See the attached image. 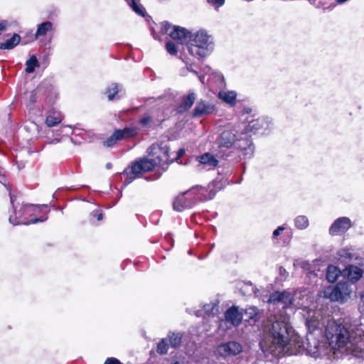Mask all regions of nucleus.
Segmentation results:
<instances>
[{"instance_id": "f257e3e1", "label": "nucleus", "mask_w": 364, "mask_h": 364, "mask_svg": "<svg viewBox=\"0 0 364 364\" xmlns=\"http://www.w3.org/2000/svg\"><path fill=\"white\" fill-rule=\"evenodd\" d=\"M347 328L333 319H328L325 336L334 350H339L355 357H364V318L354 320Z\"/></svg>"}, {"instance_id": "f03ea898", "label": "nucleus", "mask_w": 364, "mask_h": 364, "mask_svg": "<svg viewBox=\"0 0 364 364\" xmlns=\"http://www.w3.org/2000/svg\"><path fill=\"white\" fill-rule=\"evenodd\" d=\"M147 153L153 158H141L124 169L123 174L126 176L124 182L125 185L129 184L142 173L150 171L156 166L164 171L173 161V159L169 155V147L164 142L153 144L148 148Z\"/></svg>"}, {"instance_id": "7ed1b4c3", "label": "nucleus", "mask_w": 364, "mask_h": 364, "mask_svg": "<svg viewBox=\"0 0 364 364\" xmlns=\"http://www.w3.org/2000/svg\"><path fill=\"white\" fill-rule=\"evenodd\" d=\"M293 330L286 316L277 319L272 324L269 333L260 342V347L264 353H271L279 357L284 352V348L291 341L290 336Z\"/></svg>"}, {"instance_id": "20e7f679", "label": "nucleus", "mask_w": 364, "mask_h": 364, "mask_svg": "<svg viewBox=\"0 0 364 364\" xmlns=\"http://www.w3.org/2000/svg\"><path fill=\"white\" fill-rule=\"evenodd\" d=\"M237 133V131L232 129L223 131L218 140L219 146L225 148L234 146L236 149H240L244 156L251 157L254 152L252 141L246 134H241L240 138H238Z\"/></svg>"}, {"instance_id": "39448f33", "label": "nucleus", "mask_w": 364, "mask_h": 364, "mask_svg": "<svg viewBox=\"0 0 364 364\" xmlns=\"http://www.w3.org/2000/svg\"><path fill=\"white\" fill-rule=\"evenodd\" d=\"M207 191L205 188L197 186L179 194L173 203V209L181 212L192 208L199 200L211 199L215 193L206 195Z\"/></svg>"}, {"instance_id": "423d86ee", "label": "nucleus", "mask_w": 364, "mask_h": 364, "mask_svg": "<svg viewBox=\"0 0 364 364\" xmlns=\"http://www.w3.org/2000/svg\"><path fill=\"white\" fill-rule=\"evenodd\" d=\"M187 46L188 53L198 59L209 55L213 49L210 36L205 31H198Z\"/></svg>"}, {"instance_id": "0eeeda50", "label": "nucleus", "mask_w": 364, "mask_h": 364, "mask_svg": "<svg viewBox=\"0 0 364 364\" xmlns=\"http://www.w3.org/2000/svg\"><path fill=\"white\" fill-rule=\"evenodd\" d=\"M307 314L306 326L309 335H313L316 332L318 334H321L323 328H326V325L328 323V320L331 319L330 315L323 309L309 310Z\"/></svg>"}, {"instance_id": "6e6552de", "label": "nucleus", "mask_w": 364, "mask_h": 364, "mask_svg": "<svg viewBox=\"0 0 364 364\" xmlns=\"http://www.w3.org/2000/svg\"><path fill=\"white\" fill-rule=\"evenodd\" d=\"M14 208V215H10L9 220L10 223L16 225H29L34 224L38 222H43L47 220V218H39L32 220L28 219V216H31L36 213L38 207L33 205H22L19 210H17V207Z\"/></svg>"}, {"instance_id": "1a4fd4ad", "label": "nucleus", "mask_w": 364, "mask_h": 364, "mask_svg": "<svg viewBox=\"0 0 364 364\" xmlns=\"http://www.w3.org/2000/svg\"><path fill=\"white\" fill-rule=\"evenodd\" d=\"M161 32L168 34L171 38L178 41L181 44L188 43L192 37L191 33L186 28L172 25L168 21L161 23Z\"/></svg>"}, {"instance_id": "9d476101", "label": "nucleus", "mask_w": 364, "mask_h": 364, "mask_svg": "<svg viewBox=\"0 0 364 364\" xmlns=\"http://www.w3.org/2000/svg\"><path fill=\"white\" fill-rule=\"evenodd\" d=\"M351 289L346 282H340L334 287H328L324 291V296L331 301L345 302L350 297Z\"/></svg>"}, {"instance_id": "9b49d317", "label": "nucleus", "mask_w": 364, "mask_h": 364, "mask_svg": "<svg viewBox=\"0 0 364 364\" xmlns=\"http://www.w3.org/2000/svg\"><path fill=\"white\" fill-rule=\"evenodd\" d=\"M299 340V338L297 336L294 338V341L297 343L299 348H301V346L304 347L306 353L311 357L318 358L324 353L325 348L323 343L314 338L313 335H307L305 345L304 342H301V344L300 345V341Z\"/></svg>"}, {"instance_id": "f8f14e48", "label": "nucleus", "mask_w": 364, "mask_h": 364, "mask_svg": "<svg viewBox=\"0 0 364 364\" xmlns=\"http://www.w3.org/2000/svg\"><path fill=\"white\" fill-rule=\"evenodd\" d=\"M293 295L287 291L273 292L270 294L267 301L270 308L274 309L277 306L281 307L282 309L289 308L293 304Z\"/></svg>"}, {"instance_id": "ddd939ff", "label": "nucleus", "mask_w": 364, "mask_h": 364, "mask_svg": "<svg viewBox=\"0 0 364 364\" xmlns=\"http://www.w3.org/2000/svg\"><path fill=\"white\" fill-rule=\"evenodd\" d=\"M242 351V345L237 341H228L218 345L214 353L218 357L226 358L228 357L236 356Z\"/></svg>"}, {"instance_id": "4468645a", "label": "nucleus", "mask_w": 364, "mask_h": 364, "mask_svg": "<svg viewBox=\"0 0 364 364\" xmlns=\"http://www.w3.org/2000/svg\"><path fill=\"white\" fill-rule=\"evenodd\" d=\"M351 221L347 217H341L336 219L329 228L331 235H338L346 232L351 227Z\"/></svg>"}, {"instance_id": "2eb2a0df", "label": "nucleus", "mask_w": 364, "mask_h": 364, "mask_svg": "<svg viewBox=\"0 0 364 364\" xmlns=\"http://www.w3.org/2000/svg\"><path fill=\"white\" fill-rule=\"evenodd\" d=\"M214 110L215 106L212 103L200 100L196 103L192 114L193 117H200L212 114Z\"/></svg>"}, {"instance_id": "dca6fc26", "label": "nucleus", "mask_w": 364, "mask_h": 364, "mask_svg": "<svg viewBox=\"0 0 364 364\" xmlns=\"http://www.w3.org/2000/svg\"><path fill=\"white\" fill-rule=\"evenodd\" d=\"M263 311L255 306L247 307L242 314L245 321L249 322L251 325H255L262 318Z\"/></svg>"}, {"instance_id": "f3484780", "label": "nucleus", "mask_w": 364, "mask_h": 364, "mask_svg": "<svg viewBox=\"0 0 364 364\" xmlns=\"http://www.w3.org/2000/svg\"><path fill=\"white\" fill-rule=\"evenodd\" d=\"M199 166L200 169H213L218 164V161L215 156L209 153H205L198 158Z\"/></svg>"}, {"instance_id": "a211bd4d", "label": "nucleus", "mask_w": 364, "mask_h": 364, "mask_svg": "<svg viewBox=\"0 0 364 364\" xmlns=\"http://www.w3.org/2000/svg\"><path fill=\"white\" fill-rule=\"evenodd\" d=\"M225 317L228 322L234 326H237L242 321V314L239 311L237 307L232 306L225 311Z\"/></svg>"}, {"instance_id": "6ab92c4d", "label": "nucleus", "mask_w": 364, "mask_h": 364, "mask_svg": "<svg viewBox=\"0 0 364 364\" xmlns=\"http://www.w3.org/2000/svg\"><path fill=\"white\" fill-rule=\"evenodd\" d=\"M344 274L350 282H355L361 278L363 270L356 266L348 265L344 269Z\"/></svg>"}, {"instance_id": "aec40b11", "label": "nucleus", "mask_w": 364, "mask_h": 364, "mask_svg": "<svg viewBox=\"0 0 364 364\" xmlns=\"http://www.w3.org/2000/svg\"><path fill=\"white\" fill-rule=\"evenodd\" d=\"M196 100V95L194 92H189L182 98V101L178 106V112H183L188 110Z\"/></svg>"}, {"instance_id": "412c9836", "label": "nucleus", "mask_w": 364, "mask_h": 364, "mask_svg": "<svg viewBox=\"0 0 364 364\" xmlns=\"http://www.w3.org/2000/svg\"><path fill=\"white\" fill-rule=\"evenodd\" d=\"M116 132L120 140L127 139L136 136L139 132V129L134 126H129L122 129H117Z\"/></svg>"}, {"instance_id": "4be33fe9", "label": "nucleus", "mask_w": 364, "mask_h": 364, "mask_svg": "<svg viewBox=\"0 0 364 364\" xmlns=\"http://www.w3.org/2000/svg\"><path fill=\"white\" fill-rule=\"evenodd\" d=\"M183 334L181 333L169 332L166 338L170 346L173 348H178L182 342Z\"/></svg>"}, {"instance_id": "5701e85b", "label": "nucleus", "mask_w": 364, "mask_h": 364, "mask_svg": "<svg viewBox=\"0 0 364 364\" xmlns=\"http://www.w3.org/2000/svg\"><path fill=\"white\" fill-rule=\"evenodd\" d=\"M341 274V270L336 266L329 265L326 270V279L331 283L335 282Z\"/></svg>"}, {"instance_id": "b1692460", "label": "nucleus", "mask_w": 364, "mask_h": 364, "mask_svg": "<svg viewBox=\"0 0 364 364\" xmlns=\"http://www.w3.org/2000/svg\"><path fill=\"white\" fill-rule=\"evenodd\" d=\"M237 94L234 91H220L218 97L228 104L233 105L235 103Z\"/></svg>"}, {"instance_id": "393cba45", "label": "nucleus", "mask_w": 364, "mask_h": 364, "mask_svg": "<svg viewBox=\"0 0 364 364\" xmlns=\"http://www.w3.org/2000/svg\"><path fill=\"white\" fill-rule=\"evenodd\" d=\"M21 40L19 35L14 33L13 36L4 43H0V49H12L17 46Z\"/></svg>"}, {"instance_id": "a878e982", "label": "nucleus", "mask_w": 364, "mask_h": 364, "mask_svg": "<svg viewBox=\"0 0 364 364\" xmlns=\"http://www.w3.org/2000/svg\"><path fill=\"white\" fill-rule=\"evenodd\" d=\"M39 62L36 55H32L26 62V69L25 71L26 73H32L34 72L36 68L39 67Z\"/></svg>"}, {"instance_id": "bb28decb", "label": "nucleus", "mask_w": 364, "mask_h": 364, "mask_svg": "<svg viewBox=\"0 0 364 364\" xmlns=\"http://www.w3.org/2000/svg\"><path fill=\"white\" fill-rule=\"evenodd\" d=\"M52 29V23L50 21L43 22L38 26L36 37L45 36L46 33Z\"/></svg>"}, {"instance_id": "cd10ccee", "label": "nucleus", "mask_w": 364, "mask_h": 364, "mask_svg": "<svg viewBox=\"0 0 364 364\" xmlns=\"http://www.w3.org/2000/svg\"><path fill=\"white\" fill-rule=\"evenodd\" d=\"M121 91V86L117 84H112L106 91L109 100L116 99V95Z\"/></svg>"}, {"instance_id": "c85d7f7f", "label": "nucleus", "mask_w": 364, "mask_h": 364, "mask_svg": "<svg viewBox=\"0 0 364 364\" xmlns=\"http://www.w3.org/2000/svg\"><path fill=\"white\" fill-rule=\"evenodd\" d=\"M132 10L137 14L144 16L145 12L143 6L137 3V0H125Z\"/></svg>"}, {"instance_id": "c756f323", "label": "nucleus", "mask_w": 364, "mask_h": 364, "mask_svg": "<svg viewBox=\"0 0 364 364\" xmlns=\"http://www.w3.org/2000/svg\"><path fill=\"white\" fill-rule=\"evenodd\" d=\"M295 225L299 229H305L309 226V220L304 215H299L295 218Z\"/></svg>"}, {"instance_id": "7c9ffc66", "label": "nucleus", "mask_w": 364, "mask_h": 364, "mask_svg": "<svg viewBox=\"0 0 364 364\" xmlns=\"http://www.w3.org/2000/svg\"><path fill=\"white\" fill-rule=\"evenodd\" d=\"M168 338H164L158 343L156 351L161 355H165L168 353Z\"/></svg>"}, {"instance_id": "2f4dec72", "label": "nucleus", "mask_w": 364, "mask_h": 364, "mask_svg": "<svg viewBox=\"0 0 364 364\" xmlns=\"http://www.w3.org/2000/svg\"><path fill=\"white\" fill-rule=\"evenodd\" d=\"M62 118L55 114L48 115L46 119V124L48 127H54L60 123Z\"/></svg>"}, {"instance_id": "473e14b6", "label": "nucleus", "mask_w": 364, "mask_h": 364, "mask_svg": "<svg viewBox=\"0 0 364 364\" xmlns=\"http://www.w3.org/2000/svg\"><path fill=\"white\" fill-rule=\"evenodd\" d=\"M262 123H263V120H253L246 127V131L255 133L260 129V125Z\"/></svg>"}, {"instance_id": "72a5a7b5", "label": "nucleus", "mask_w": 364, "mask_h": 364, "mask_svg": "<svg viewBox=\"0 0 364 364\" xmlns=\"http://www.w3.org/2000/svg\"><path fill=\"white\" fill-rule=\"evenodd\" d=\"M340 259L343 262L352 261L355 255L347 250H341L338 253Z\"/></svg>"}, {"instance_id": "f704fd0d", "label": "nucleus", "mask_w": 364, "mask_h": 364, "mask_svg": "<svg viewBox=\"0 0 364 364\" xmlns=\"http://www.w3.org/2000/svg\"><path fill=\"white\" fill-rule=\"evenodd\" d=\"M218 304L210 303L203 306V310L208 316L214 315L218 311Z\"/></svg>"}, {"instance_id": "c9c22d12", "label": "nucleus", "mask_w": 364, "mask_h": 364, "mask_svg": "<svg viewBox=\"0 0 364 364\" xmlns=\"http://www.w3.org/2000/svg\"><path fill=\"white\" fill-rule=\"evenodd\" d=\"M120 140L116 131L106 140L104 141V145L108 147L114 146L117 141Z\"/></svg>"}, {"instance_id": "e433bc0d", "label": "nucleus", "mask_w": 364, "mask_h": 364, "mask_svg": "<svg viewBox=\"0 0 364 364\" xmlns=\"http://www.w3.org/2000/svg\"><path fill=\"white\" fill-rule=\"evenodd\" d=\"M166 49L171 55H176L178 53L177 46L171 41H168L166 43Z\"/></svg>"}, {"instance_id": "4c0bfd02", "label": "nucleus", "mask_w": 364, "mask_h": 364, "mask_svg": "<svg viewBox=\"0 0 364 364\" xmlns=\"http://www.w3.org/2000/svg\"><path fill=\"white\" fill-rule=\"evenodd\" d=\"M40 93L41 89L39 87H37L30 93L29 101L31 104H34L37 101Z\"/></svg>"}, {"instance_id": "58836bf2", "label": "nucleus", "mask_w": 364, "mask_h": 364, "mask_svg": "<svg viewBox=\"0 0 364 364\" xmlns=\"http://www.w3.org/2000/svg\"><path fill=\"white\" fill-rule=\"evenodd\" d=\"M358 309L362 314H364V291L360 294Z\"/></svg>"}, {"instance_id": "ea45409f", "label": "nucleus", "mask_w": 364, "mask_h": 364, "mask_svg": "<svg viewBox=\"0 0 364 364\" xmlns=\"http://www.w3.org/2000/svg\"><path fill=\"white\" fill-rule=\"evenodd\" d=\"M208 2L215 7H220L224 4L225 0H208Z\"/></svg>"}, {"instance_id": "a19ab883", "label": "nucleus", "mask_w": 364, "mask_h": 364, "mask_svg": "<svg viewBox=\"0 0 364 364\" xmlns=\"http://www.w3.org/2000/svg\"><path fill=\"white\" fill-rule=\"evenodd\" d=\"M308 265H309V264L306 262L303 261V260H300V259H296L294 262V267L299 266V267H301L302 268H305Z\"/></svg>"}, {"instance_id": "79ce46f5", "label": "nucleus", "mask_w": 364, "mask_h": 364, "mask_svg": "<svg viewBox=\"0 0 364 364\" xmlns=\"http://www.w3.org/2000/svg\"><path fill=\"white\" fill-rule=\"evenodd\" d=\"M151 122V117L149 116H145V117H142L139 121L140 124H142L143 126H146Z\"/></svg>"}, {"instance_id": "37998d69", "label": "nucleus", "mask_w": 364, "mask_h": 364, "mask_svg": "<svg viewBox=\"0 0 364 364\" xmlns=\"http://www.w3.org/2000/svg\"><path fill=\"white\" fill-rule=\"evenodd\" d=\"M105 364H122V363H121L117 358H109L105 360Z\"/></svg>"}, {"instance_id": "c03bdc74", "label": "nucleus", "mask_w": 364, "mask_h": 364, "mask_svg": "<svg viewBox=\"0 0 364 364\" xmlns=\"http://www.w3.org/2000/svg\"><path fill=\"white\" fill-rule=\"evenodd\" d=\"M285 229L283 226L278 227L276 230L273 232V237L276 238L277 236H279L282 231H283Z\"/></svg>"}, {"instance_id": "a18cd8bd", "label": "nucleus", "mask_w": 364, "mask_h": 364, "mask_svg": "<svg viewBox=\"0 0 364 364\" xmlns=\"http://www.w3.org/2000/svg\"><path fill=\"white\" fill-rule=\"evenodd\" d=\"M91 215L93 217H97V220H102L103 215L102 213H100L98 210H94L92 212Z\"/></svg>"}, {"instance_id": "49530a36", "label": "nucleus", "mask_w": 364, "mask_h": 364, "mask_svg": "<svg viewBox=\"0 0 364 364\" xmlns=\"http://www.w3.org/2000/svg\"><path fill=\"white\" fill-rule=\"evenodd\" d=\"M185 154V149H180L176 153V156L173 158V161L178 159L181 156H182Z\"/></svg>"}, {"instance_id": "de8ad7c7", "label": "nucleus", "mask_w": 364, "mask_h": 364, "mask_svg": "<svg viewBox=\"0 0 364 364\" xmlns=\"http://www.w3.org/2000/svg\"><path fill=\"white\" fill-rule=\"evenodd\" d=\"M8 26V23L6 21H1L0 22V34L4 31Z\"/></svg>"}, {"instance_id": "09e8293b", "label": "nucleus", "mask_w": 364, "mask_h": 364, "mask_svg": "<svg viewBox=\"0 0 364 364\" xmlns=\"http://www.w3.org/2000/svg\"><path fill=\"white\" fill-rule=\"evenodd\" d=\"M6 179H5V174L4 170L0 167V183L5 184Z\"/></svg>"}, {"instance_id": "8fccbe9b", "label": "nucleus", "mask_w": 364, "mask_h": 364, "mask_svg": "<svg viewBox=\"0 0 364 364\" xmlns=\"http://www.w3.org/2000/svg\"><path fill=\"white\" fill-rule=\"evenodd\" d=\"M279 274L282 277H284L285 279L288 277L289 274H288L287 271L283 267H280L279 269Z\"/></svg>"}, {"instance_id": "3c124183", "label": "nucleus", "mask_w": 364, "mask_h": 364, "mask_svg": "<svg viewBox=\"0 0 364 364\" xmlns=\"http://www.w3.org/2000/svg\"><path fill=\"white\" fill-rule=\"evenodd\" d=\"M187 70H188V71H190V72H191V73H194V74H196V75H198V72H197V71H196V70H194L193 69H192V68H191V65H190L187 66Z\"/></svg>"}, {"instance_id": "603ef678", "label": "nucleus", "mask_w": 364, "mask_h": 364, "mask_svg": "<svg viewBox=\"0 0 364 364\" xmlns=\"http://www.w3.org/2000/svg\"><path fill=\"white\" fill-rule=\"evenodd\" d=\"M203 78H204V77L199 76V79H200V82H203Z\"/></svg>"}, {"instance_id": "864d4df0", "label": "nucleus", "mask_w": 364, "mask_h": 364, "mask_svg": "<svg viewBox=\"0 0 364 364\" xmlns=\"http://www.w3.org/2000/svg\"><path fill=\"white\" fill-rule=\"evenodd\" d=\"M11 203L14 205V199L13 197L11 196Z\"/></svg>"}, {"instance_id": "5fc2aeb1", "label": "nucleus", "mask_w": 364, "mask_h": 364, "mask_svg": "<svg viewBox=\"0 0 364 364\" xmlns=\"http://www.w3.org/2000/svg\"><path fill=\"white\" fill-rule=\"evenodd\" d=\"M181 75H186V73H185V71H184V70H182V71H181Z\"/></svg>"}, {"instance_id": "6e6d98bb", "label": "nucleus", "mask_w": 364, "mask_h": 364, "mask_svg": "<svg viewBox=\"0 0 364 364\" xmlns=\"http://www.w3.org/2000/svg\"><path fill=\"white\" fill-rule=\"evenodd\" d=\"M107 168H109V167H110V164H107Z\"/></svg>"}, {"instance_id": "4d7b16f0", "label": "nucleus", "mask_w": 364, "mask_h": 364, "mask_svg": "<svg viewBox=\"0 0 364 364\" xmlns=\"http://www.w3.org/2000/svg\"><path fill=\"white\" fill-rule=\"evenodd\" d=\"M172 364H180L179 362H175L174 363H172Z\"/></svg>"}]
</instances>
